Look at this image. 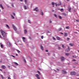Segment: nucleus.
Listing matches in <instances>:
<instances>
[{"mask_svg":"<svg viewBox=\"0 0 79 79\" xmlns=\"http://www.w3.org/2000/svg\"><path fill=\"white\" fill-rule=\"evenodd\" d=\"M20 2H23V0H20Z\"/></svg>","mask_w":79,"mask_h":79,"instance_id":"58","label":"nucleus"},{"mask_svg":"<svg viewBox=\"0 0 79 79\" xmlns=\"http://www.w3.org/2000/svg\"><path fill=\"white\" fill-rule=\"evenodd\" d=\"M40 48L42 50H44V47H43V46H42V44H41L40 46Z\"/></svg>","mask_w":79,"mask_h":79,"instance_id":"9","label":"nucleus"},{"mask_svg":"<svg viewBox=\"0 0 79 79\" xmlns=\"http://www.w3.org/2000/svg\"><path fill=\"white\" fill-rule=\"evenodd\" d=\"M24 2L26 4V3H27V0H24Z\"/></svg>","mask_w":79,"mask_h":79,"instance_id":"28","label":"nucleus"},{"mask_svg":"<svg viewBox=\"0 0 79 79\" xmlns=\"http://www.w3.org/2000/svg\"><path fill=\"white\" fill-rule=\"evenodd\" d=\"M62 15H64V16H66V14L65 13H63L62 14Z\"/></svg>","mask_w":79,"mask_h":79,"instance_id":"29","label":"nucleus"},{"mask_svg":"<svg viewBox=\"0 0 79 79\" xmlns=\"http://www.w3.org/2000/svg\"><path fill=\"white\" fill-rule=\"evenodd\" d=\"M71 7L69 8V11H71Z\"/></svg>","mask_w":79,"mask_h":79,"instance_id":"52","label":"nucleus"},{"mask_svg":"<svg viewBox=\"0 0 79 79\" xmlns=\"http://www.w3.org/2000/svg\"><path fill=\"white\" fill-rule=\"evenodd\" d=\"M11 6H12V7H14V5H13V4H11Z\"/></svg>","mask_w":79,"mask_h":79,"instance_id":"41","label":"nucleus"},{"mask_svg":"<svg viewBox=\"0 0 79 79\" xmlns=\"http://www.w3.org/2000/svg\"><path fill=\"white\" fill-rule=\"evenodd\" d=\"M24 7L25 10H26L27 9V7H26V6L24 5Z\"/></svg>","mask_w":79,"mask_h":79,"instance_id":"23","label":"nucleus"},{"mask_svg":"<svg viewBox=\"0 0 79 79\" xmlns=\"http://www.w3.org/2000/svg\"><path fill=\"white\" fill-rule=\"evenodd\" d=\"M37 9H38V7H36V8L33 9L34 11H36Z\"/></svg>","mask_w":79,"mask_h":79,"instance_id":"21","label":"nucleus"},{"mask_svg":"<svg viewBox=\"0 0 79 79\" xmlns=\"http://www.w3.org/2000/svg\"><path fill=\"white\" fill-rule=\"evenodd\" d=\"M54 3L53 2H52V5H54Z\"/></svg>","mask_w":79,"mask_h":79,"instance_id":"44","label":"nucleus"},{"mask_svg":"<svg viewBox=\"0 0 79 79\" xmlns=\"http://www.w3.org/2000/svg\"><path fill=\"white\" fill-rule=\"evenodd\" d=\"M41 39H44V36H41Z\"/></svg>","mask_w":79,"mask_h":79,"instance_id":"42","label":"nucleus"},{"mask_svg":"<svg viewBox=\"0 0 79 79\" xmlns=\"http://www.w3.org/2000/svg\"><path fill=\"white\" fill-rule=\"evenodd\" d=\"M54 16H55L56 18H57V15L55 14H54Z\"/></svg>","mask_w":79,"mask_h":79,"instance_id":"35","label":"nucleus"},{"mask_svg":"<svg viewBox=\"0 0 79 79\" xmlns=\"http://www.w3.org/2000/svg\"><path fill=\"white\" fill-rule=\"evenodd\" d=\"M41 13L40 14L42 16H43V15H44V13H43V12H42V10H41Z\"/></svg>","mask_w":79,"mask_h":79,"instance_id":"18","label":"nucleus"},{"mask_svg":"<svg viewBox=\"0 0 79 79\" xmlns=\"http://www.w3.org/2000/svg\"><path fill=\"white\" fill-rule=\"evenodd\" d=\"M47 32L48 33H49V31H47Z\"/></svg>","mask_w":79,"mask_h":79,"instance_id":"63","label":"nucleus"},{"mask_svg":"<svg viewBox=\"0 0 79 79\" xmlns=\"http://www.w3.org/2000/svg\"><path fill=\"white\" fill-rule=\"evenodd\" d=\"M79 76V74H78L77 75V76Z\"/></svg>","mask_w":79,"mask_h":79,"instance_id":"61","label":"nucleus"},{"mask_svg":"<svg viewBox=\"0 0 79 79\" xmlns=\"http://www.w3.org/2000/svg\"><path fill=\"white\" fill-rule=\"evenodd\" d=\"M69 27H66V29H69Z\"/></svg>","mask_w":79,"mask_h":79,"instance_id":"34","label":"nucleus"},{"mask_svg":"<svg viewBox=\"0 0 79 79\" xmlns=\"http://www.w3.org/2000/svg\"><path fill=\"white\" fill-rule=\"evenodd\" d=\"M64 37H67L68 36V34H67V33H64Z\"/></svg>","mask_w":79,"mask_h":79,"instance_id":"16","label":"nucleus"},{"mask_svg":"<svg viewBox=\"0 0 79 79\" xmlns=\"http://www.w3.org/2000/svg\"><path fill=\"white\" fill-rule=\"evenodd\" d=\"M12 26L13 27V29H14V31H16V28L15 27V26L13 24L12 25Z\"/></svg>","mask_w":79,"mask_h":79,"instance_id":"7","label":"nucleus"},{"mask_svg":"<svg viewBox=\"0 0 79 79\" xmlns=\"http://www.w3.org/2000/svg\"><path fill=\"white\" fill-rule=\"evenodd\" d=\"M56 39L57 40H61V38L58 36H56Z\"/></svg>","mask_w":79,"mask_h":79,"instance_id":"8","label":"nucleus"},{"mask_svg":"<svg viewBox=\"0 0 79 79\" xmlns=\"http://www.w3.org/2000/svg\"><path fill=\"white\" fill-rule=\"evenodd\" d=\"M58 31H61V30H62V28H59V29H58Z\"/></svg>","mask_w":79,"mask_h":79,"instance_id":"27","label":"nucleus"},{"mask_svg":"<svg viewBox=\"0 0 79 79\" xmlns=\"http://www.w3.org/2000/svg\"><path fill=\"white\" fill-rule=\"evenodd\" d=\"M62 74H67V72H66V71L64 70H62Z\"/></svg>","mask_w":79,"mask_h":79,"instance_id":"5","label":"nucleus"},{"mask_svg":"<svg viewBox=\"0 0 79 79\" xmlns=\"http://www.w3.org/2000/svg\"><path fill=\"white\" fill-rule=\"evenodd\" d=\"M54 71H55V73H56V70L54 69Z\"/></svg>","mask_w":79,"mask_h":79,"instance_id":"55","label":"nucleus"},{"mask_svg":"<svg viewBox=\"0 0 79 79\" xmlns=\"http://www.w3.org/2000/svg\"><path fill=\"white\" fill-rule=\"evenodd\" d=\"M24 60H25L24 61L26 63V60L24 59Z\"/></svg>","mask_w":79,"mask_h":79,"instance_id":"59","label":"nucleus"},{"mask_svg":"<svg viewBox=\"0 0 79 79\" xmlns=\"http://www.w3.org/2000/svg\"><path fill=\"white\" fill-rule=\"evenodd\" d=\"M68 10L69 11V8H68Z\"/></svg>","mask_w":79,"mask_h":79,"instance_id":"57","label":"nucleus"},{"mask_svg":"<svg viewBox=\"0 0 79 79\" xmlns=\"http://www.w3.org/2000/svg\"><path fill=\"white\" fill-rule=\"evenodd\" d=\"M45 52H48V50H46Z\"/></svg>","mask_w":79,"mask_h":79,"instance_id":"51","label":"nucleus"},{"mask_svg":"<svg viewBox=\"0 0 79 79\" xmlns=\"http://www.w3.org/2000/svg\"><path fill=\"white\" fill-rule=\"evenodd\" d=\"M52 12H54V10H52Z\"/></svg>","mask_w":79,"mask_h":79,"instance_id":"64","label":"nucleus"},{"mask_svg":"<svg viewBox=\"0 0 79 79\" xmlns=\"http://www.w3.org/2000/svg\"><path fill=\"white\" fill-rule=\"evenodd\" d=\"M37 72H38V73H39V74H40V72L39 71V70H38V71H37Z\"/></svg>","mask_w":79,"mask_h":79,"instance_id":"46","label":"nucleus"},{"mask_svg":"<svg viewBox=\"0 0 79 79\" xmlns=\"http://www.w3.org/2000/svg\"><path fill=\"white\" fill-rule=\"evenodd\" d=\"M28 21L29 23H30V24H31V20H28Z\"/></svg>","mask_w":79,"mask_h":79,"instance_id":"30","label":"nucleus"},{"mask_svg":"<svg viewBox=\"0 0 79 79\" xmlns=\"http://www.w3.org/2000/svg\"><path fill=\"white\" fill-rule=\"evenodd\" d=\"M69 40V38H67V40Z\"/></svg>","mask_w":79,"mask_h":79,"instance_id":"50","label":"nucleus"},{"mask_svg":"<svg viewBox=\"0 0 79 79\" xmlns=\"http://www.w3.org/2000/svg\"><path fill=\"white\" fill-rule=\"evenodd\" d=\"M70 45V46L71 47H73V46H74V44L73 43H71L69 44Z\"/></svg>","mask_w":79,"mask_h":79,"instance_id":"17","label":"nucleus"},{"mask_svg":"<svg viewBox=\"0 0 79 79\" xmlns=\"http://www.w3.org/2000/svg\"><path fill=\"white\" fill-rule=\"evenodd\" d=\"M61 5V3L60 2L59 3L57 4L58 6H60V5Z\"/></svg>","mask_w":79,"mask_h":79,"instance_id":"26","label":"nucleus"},{"mask_svg":"<svg viewBox=\"0 0 79 79\" xmlns=\"http://www.w3.org/2000/svg\"><path fill=\"white\" fill-rule=\"evenodd\" d=\"M14 64H15V66H18L19 65L16 62H14Z\"/></svg>","mask_w":79,"mask_h":79,"instance_id":"20","label":"nucleus"},{"mask_svg":"<svg viewBox=\"0 0 79 79\" xmlns=\"http://www.w3.org/2000/svg\"><path fill=\"white\" fill-rule=\"evenodd\" d=\"M72 61H76V60L75 59H73L72 60Z\"/></svg>","mask_w":79,"mask_h":79,"instance_id":"39","label":"nucleus"},{"mask_svg":"<svg viewBox=\"0 0 79 79\" xmlns=\"http://www.w3.org/2000/svg\"><path fill=\"white\" fill-rule=\"evenodd\" d=\"M50 23H52V21L50 20Z\"/></svg>","mask_w":79,"mask_h":79,"instance_id":"54","label":"nucleus"},{"mask_svg":"<svg viewBox=\"0 0 79 79\" xmlns=\"http://www.w3.org/2000/svg\"><path fill=\"white\" fill-rule=\"evenodd\" d=\"M60 34H62V35L63 34V33L62 32H61Z\"/></svg>","mask_w":79,"mask_h":79,"instance_id":"62","label":"nucleus"},{"mask_svg":"<svg viewBox=\"0 0 79 79\" xmlns=\"http://www.w3.org/2000/svg\"><path fill=\"white\" fill-rule=\"evenodd\" d=\"M36 12H37L39 11V9H37V10H36Z\"/></svg>","mask_w":79,"mask_h":79,"instance_id":"47","label":"nucleus"},{"mask_svg":"<svg viewBox=\"0 0 79 79\" xmlns=\"http://www.w3.org/2000/svg\"><path fill=\"white\" fill-rule=\"evenodd\" d=\"M23 40H25L26 39V38L24 37H23L22 38Z\"/></svg>","mask_w":79,"mask_h":79,"instance_id":"36","label":"nucleus"},{"mask_svg":"<svg viewBox=\"0 0 79 79\" xmlns=\"http://www.w3.org/2000/svg\"><path fill=\"white\" fill-rule=\"evenodd\" d=\"M14 16H15V13H13Z\"/></svg>","mask_w":79,"mask_h":79,"instance_id":"56","label":"nucleus"},{"mask_svg":"<svg viewBox=\"0 0 79 79\" xmlns=\"http://www.w3.org/2000/svg\"><path fill=\"white\" fill-rule=\"evenodd\" d=\"M2 68L3 69H5V68H6V66L5 65H2Z\"/></svg>","mask_w":79,"mask_h":79,"instance_id":"19","label":"nucleus"},{"mask_svg":"<svg viewBox=\"0 0 79 79\" xmlns=\"http://www.w3.org/2000/svg\"><path fill=\"white\" fill-rule=\"evenodd\" d=\"M27 30H24V33L25 34H27Z\"/></svg>","mask_w":79,"mask_h":79,"instance_id":"14","label":"nucleus"},{"mask_svg":"<svg viewBox=\"0 0 79 79\" xmlns=\"http://www.w3.org/2000/svg\"><path fill=\"white\" fill-rule=\"evenodd\" d=\"M11 56H12V57H13V58H15V56H13V55H12Z\"/></svg>","mask_w":79,"mask_h":79,"instance_id":"45","label":"nucleus"},{"mask_svg":"<svg viewBox=\"0 0 79 79\" xmlns=\"http://www.w3.org/2000/svg\"><path fill=\"white\" fill-rule=\"evenodd\" d=\"M73 11H74V12H76V11H77V10H73Z\"/></svg>","mask_w":79,"mask_h":79,"instance_id":"43","label":"nucleus"},{"mask_svg":"<svg viewBox=\"0 0 79 79\" xmlns=\"http://www.w3.org/2000/svg\"><path fill=\"white\" fill-rule=\"evenodd\" d=\"M35 76L37 79H40V76H39V75L38 74H36L35 75Z\"/></svg>","mask_w":79,"mask_h":79,"instance_id":"4","label":"nucleus"},{"mask_svg":"<svg viewBox=\"0 0 79 79\" xmlns=\"http://www.w3.org/2000/svg\"><path fill=\"white\" fill-rule=\"evenodd\" d=\"M72 56L73 58H77V56Z\"/></svg>","mask_w":79,"mask_h":79,"instance_id":"25","label":"nucleus"},{"mask_svg":"<svg viewBox=\"0 0 79 79\" xmlns=\"http://www.w3.org/2000/svg\"><path fill=\"white\" fill-rule=\"evenodd\" d=\"M0 7L2 8V9H3V10L4 9V8L3 7V6H2V4H0Z\"/></svg>","mask_w":79,"mask_h":79,"instance_id":"10","label":"nucleus"},{"mask_svg":"<svg viewBox=\"0 0 79 79\" xmlns=\"http://www.w3.org/2000/svg\"><path fill=\"white\" fill-rule=\"evenodd\" d=\"M47 54H48V55H50V53L48 52V53H47Z\"/></svg>","mask_w":79,"mask_h":79,"instance_id":"49","label":"nucleus"},{"mask_svg":"<svg viewBox=\"0 0 79 79\" xmlns=\"http://www.w3.org/2000/svg\"><path fill=\"white\" fill-rule=\"evenodd\" d=\"M0 76L1 77L2 79H3V75L2 74H0Z\"/></svg>","mask_w":79,"mask_h":79,"instance_id":"24","label":"nucleus"},{"mask_svg":"<svg viewBox=\"0 0 79 79\" xmlns=\"http://www.w3.org/2000/svg\"><path fill=\"white\" fill-rule=\"evenodd\" d=\"M10 16H11V18L12 19H15V17L14 16H13V15H12L11 14Z\"/></svg>","mask_w":79,"mask_h":79,"instance_id":"13","label":"nucleus"},{"mask_svg":"<svg viewBox=\"0 0 79 79\" xmlns=\"http://www.w3.org/2000/svg\"><path fill=\"white\" fill-rule=\"evenodd\" d=\"M0 44L1 45V47L2 48H3V44H2V43H1Z\"/></svg>","mask_w":79,"mask_h":79,"instance_id":"15","label":"nucleus"},{"mask_svg":"<svg viewBox=\"0 0 79 79\" xmlns=\"http://www.w3.org/2000/svg\"><path fill=\"white\" fill-rule=\"evenodd\" d=\"M12 26L13 27V29H14V31H16V28L15 27V26L13 24L12 25Z\"/></svg>","mask_w":79,"mask_h":79,"instance_id":"6","label":"nucleus"},{"mask_svg":"<svg viewBox=\"0 0 79 79\" xmlns=\"http://www.w3.org/2000/svg\"><path fill=\"white\" fill-rule=\"evenodd\" d=\"M8 79H11V78L10 77H8Z\"/></svg>","mask_w":79,"mask_h":79,"instance_id":"60","label":"nucleus"},{"mask_svg":"<svg viewBox=\"0 0 79 79\" xmlns=\"http://www.w3.org/2000/svg\"><path fill=\"white\" fill-rule=\"evenodd\" d=\"M69 47H68V48L65 50V52H69Z\"/></svg>","mask_w":79,"mask_h":79,"instance_id":"12","label":"nucleus"},{"mask_svg":"<svg viewBox=\"0 0 79 79\" xmlns=\"http://www.w3.org/2000/svg\"><path fill=\"white\" fill-rule=\"evenodd\" d=\"M23 42H26L25 40H23Z\"/></svg>","mask_w":79,"mask_h":79,"instance_id":"53","label":"nucleus"},{"mask_svg":"<svg viewBox=\"0 0 79 79\" xmlns=\"http://www.w3.org/2000/svg\"><path fill=\"white\" fill-rule=\"evenodd\" d=\"M65 55H66L67 56H69V53H65Z\"/></svg>","mask_w":79,"mask_h":79,"instance_id":"32","label":"nucleus"},{"mask_svg":"<svg viewBox=\"0 0 79 79\" xmlns=\"http://www.w3.org/2000/svg\"><path fill=\"white\" fill-rule=\"evenodd\" d=\"M64 57L63 56L60 57V60L61 61H64Z\"/></svg>","mask_w":79,"mask_h":79,"instance_id":"3","label":"nucleus"},{"mask_svg":"<svg viewBox=\"0 0 79 79\" xmlns=\"http://www.w3.org/2000/svg\"><path fill=\"white\" fill-rule=\"evenodd\" d=\"M0 32L1 34V35L3 37H2L1 35H0V38L5 40V32L3 30H0Z\"/></svg>","mask_w":79,"mask_h":79,"instance_id":"1","label":"nucleus"},{"mask_svg":"<svg viewBox=\"0 0 79 79\" xmlns=\"http://www.w3.org/2000/svg\"><path fill=\"white\" fill-rule=\"evenodd\" d=\"M60 11H63V9H61Z\"/></svg>","mask_w":79,"mask_h":79,"instance_id":"37","label":"nucleus"},{"mask_svg":"<svg viewBox=\"0 0 79 79\" xmlns=\"http://www.w3.org/2000/svg\"><path fill=\"white\" fill-rule=\"evenodd\" d=\"M6 27H8V29H9L10 28V27H9L8 25H6Z\"/></svg>","mask_w":79,"mask_h":79,"instance_id":"31","label":"nucleus"},{"mask_svg":"<svg viewBox=\"0 0 79 79\" xmlns=\"http://www.w3.org/2000/svg\"><path fill=\"white\" fill-rule=\"evenodd\" d=\"M17 50V51L18 53H20V51H19V50Z\"/></svg>","mask_w":79,"mask_h":79,"instance_id":"40","label":"nucleus"},{"mask_svg":"<svg viewBox=\"0 0 79 79\" xmlns=\"http://www.w3.org/2000/svg\"><path fill=\"white\" fill-rule=\"evenodd\" d=\"M52 38H53V40H56V39H55V38L53 37H52Z\"/></svg>","mask_w":79,"mask_h":79,"instance_id":"33","label":"nucleus"},{"mask_svg":"<svg viewBox=\"0 0 79 79\" xmlns=\"http://www.w3.org/2000/svg\"><path fill=\"white\" fill-rule=\"evenodd\" d=\"M7 44L8 46L10 47V42H7Z\"/></svg>","mask_w":79,"mask_h":79,"instance_id":"11","label":"nucleus"},{"mask_svg":"<svg viewBox=\"0 0 79 79\" xmlns=\"http://www.w3.org/2000/svg\"><path fill=\"white\" fill-rule=\"evenodd\" d=\"M58 17L59 18V19H62V17H61V16L60 15H58Z\"/></svg>","mask_w":79,"mask_h":79,"instance_id":"22","label":"nucleus"},{"mask_svg":"<svg viewBox=\"0 0 79 79\" xmlns=\"http://www.w3.org/2000/svg\"><path fill=\"white\" fill-rule=\"evenodd\" d=\"M76 21H77V22H79V20H76Z\"/></svg>","mask_w":79,"mask_h":79,"instance_id":"48","label":"nucleus"},{"mask_svg":"<svg viewBox=\"0 0 79 79\" xmlns=\"http://www.w3.org/2000/svg\"><path fill=\"white\" fill-rule=\"evenodd\" d=\"M76 73L75 72H70V75H76Z\"/></svg>","mask_w":79,"mask_h":79,"instance_id":"2","label":"nucleus"},{"mask_svg":"<svg viewBox=\"0 0 79 79\" xmlns=\"http://www.w3.org/2000/svg\"><path fill=\"white\" fill-rule=\"evenodd\" d=\"M62 48H64V45H63V44H62Z\"/></svg>","mask_w":79,"mask_h":79,"instance_id":"38","label":"nucleus"}]
</instances>
